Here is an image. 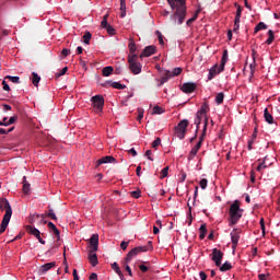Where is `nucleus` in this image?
Segmentation results:
<instances>
[{
	"label": "nucleus",
	"mask_w": 280,
	"mask_h": 280,
	"mask_svg": "<svg viewBox=\"0 0 280 280\" xmlns=\"http://www.w3.org/2000/svg\"><path fill=\"white\" fill-rule=\"evenodd\" d=\"M172 10H175L174 14L171 15V21L174 24L183 25L185 18L187 16V5L185 0H166Z\"/></svg>",
	"instance_id": "obj_1"
},
{
	"label": "nucleus",
	"mask_w": 280,
	"mask_h": 280,
	"mask_svg": "<svg viewBox=\"0 0 280 280\" xmlns=\"http://www.w3.org/2000/svg\"><path fill=\"white\" fill-rule=\"evenodd\" d=\"M209 104L205 103L200 110L197 112L196 118H195V124L197 125V130L200 128V124L203 122V130H207V126L209 124V117L207 114L209 113Z\"/></svg>",
	"instance_id": "obj_2"
},
{
	"label": "nucleus",
	"mask_w": 280,
	"mask_h": 280,
	"mask_svg": "<svg viewBox=\"0 0 280 280\" xmlns=\"http://www.w3.org/2000/svg\"><path fill=\"white\" fill-rule=\"evenodd\" d=\"M241 203L238 200H235L234 203L231 205L229 214H230V225H235L238 223L240 219L243 217L244 210L240 208Z\"/></svg>",
	"instance_id": "obj_3"
},
{
	"label": "nucleus",
	"mask_w": 280,
	"mask_h": 280,
	"mask_svg": "<svg viewBox=\"0 0 280 280\" xmlns=\"http://www.w3.org/2000/svg\"><path fill=\"white\" fill-rule=\"evenodd\" d=\"M128 60V67L129 70L133 75H139L141 73L142 65L139 62V55H128L127 57Z\"/></svg>",
	"instance_id": "obj_4"
},
{
	"label": "nucleus",
	"mask_w": 280,
	"mask_h": 280,
	"mask_svg": "<svg viewBox=\"0 0 280 280\" xmlns=\"http://www.w3.org/2000/svg\"><path fill=\"white\" fill-rule=\"evenodd\" d=\"M150 248L152 249V241H149V246L144 245L132 248L125 257V264H130L131 259H135L137 255H140V253H148Z\"/></svg>",
	"instance_id": "obj_5"
},
{
	"label": "nucleus",
	"mask_w": 280,
	"mask_h": 280,
	"mask_svg": "<svg viewBox=\"0 0 280 280\" xmlns=\"http://www.w3.org/2000/svg\"><path fill=\"white\" fill-rule=\"evenodd\" d=\"M189 126V120L183 119L175 127V135L178 139H185V135H187V127Z\"/></svg>",
	"instance_id": "obj_6"
},
{
	"label": "nucleus",
	"mask_w": 280,
	"mask_h": 280,
	"mask_svg": "<svg viewBox=\"0 0 280 280\" xmlns=\"http://www.w3.org/2000/svg\"><path fill=\"white\" fill-rule=\"evenodd\" d=\"M91 102L96 113H102V110H104V96L95 95L91 98Z\"/></svg>",
	"instance_id": "obj_7"
},
{
	"label": "nucleus",
	"mask_w": 280,
	"mask_h": 280,
	"mask_svg": "<svg viewBox=\"0 0 280 280\" xmlns=\"http://www.w3.org/2000/svg\"><path fill=\"white\" fill-rule=\"evenodd\" d=\"M0 210L5 211L4 217H12V206L5 198H0Z\"/></svg>",
	"instance_id": "obj_8"
},
{
	"label": "nucleus",
	"mask_w": 280,
	"mask_h": 280,
	"mask_svg": "<svg viewBox=\"0 0 280 280\" xmlns=\"http://www.w3.org/2000/svg\"><path fill=\"white\" fill-rule=\"evenodd\" d=\"M223 257H224V254L223 252H221V249H218V247H214L212 249V261L215 264L217 267L220 266Z\"/></svg>",
	"instance_id": "obj_9"
},
{
	"label": "nucleus",
	"mask_w": 280,
	"mask_h": 280,
	"mask_svg": "<svg viewBox=\"0 0 280 280\" xmlns=\"http://www.w3.org/2000/svg\"><path fill=\"white\" fill-rule=\"evenodd\" d=\"M26 233L34 235L38 240L39 244H45V240L40 236V231L32 225H26Z\"/></svg>",
	"instance_id": "obj_10"
},
{
	"label": "nucleus",
	"mask_w": 280,
	"mask_h": 280,
	"mask_svg": "<svg viewBox=\"0 0 280 280\" xmlns=\"http://www.w3.org/2000/svg\"><path fill=\"white\" fill-rule=\"evenodd\" d=\"M90 245L92 246L90 250L92 253H97V248L100 246V235L98 234H93L90 238Z\"/></svg>",
	"instance_id": "obj_11"
},
{
	"label": "nucleus",
	"mask_w": 280,
	"mask_h": 280,
	"mask_svg": "<svg viewBox=\"0 0 280 280\" xmlns=\"http://www.w3.org/2000/svg\"><path fill=\"white\" fill-rule=\"evenodd\" d=\"M156 54V46H147L143 51L140 54V58H150Z\"/></svg>",
	"instance_id": "obj_12"
},
{
	"label": "nucleus",
	"mask_w": 280,
	"mask_h": 280,
	"mask_svg": "<svg viewBox=\"0 0 280 280\" xmlns=\"http://www.w3.org/2000/svg\"><path fill=\"white\" fill-rule=\"evenodd\" d=\"M197 86L198 85H196V83L187 82L182 85V91H183V93H186V94L194 93V91H196Z\"/></svg>",
	"instance_id": "obj_13"
},
{
	"label": "nucleus",
	"mask_w": 280,
	"mask_h": 280,
	"mask_svg": "<svg viewBox=\"0 0 280 280\" xmlns=\"http://www.w3.org/2000/svg\"><path fill=\"white\" fill-rule=\"evenodd\" d=\"M117 160L113 155L103 156L96 161V166L104 165L106 163H116Z\"/></svg>",
	"instance_id": "obj_14"
},
{
	"label": "nucleus",
	"mask_w": 280,
	"mask_h": 280,
	"mask_svg": "<svg viewBox=\"0 0 280 280\" xmlns=\"http://www.w3.org/2000/svg\"><path fill=\"white\" fill-rule=\"evenodd\" d=\"M238 240H240V231L237 229H234L231 232V241H232V248L235 249L238 245Z\"/></svg>",
	"instance_id": "obj_15"
},
{
	"label": "nucleus",
	"mask_w": 280,
	"mask_h": 280,
	"mask_svg": "<svg viewBox=\"0 0 280 280\" xmlns=\"http://www.w3.org/2000/svg\"><path fill=\"white\" fill-rule=\"evenodd\" d=\"M48 229L57 237V242H60V230L56 228V224H54V222H48Z\"/></svg>",
	"instance_id": "obj_16"
},
{
	"label": "nucleus",
	"mask_w": 280,
	"mask_h": 280,
	"mask_svg": "<svg viewBox=\"0 0 280 280\" xmlns=\"http://www.w3.org/2000/svg\"><path fill=\"white\" fill-rule=\"evenodd\" d=\"M89 261L91 266H93V268H95V266L100 264V261L97 260V254H95V252H92V249L89 250Z\"/></svg>",
	"instance_id": "obj_17"
},
{
	"label": "nucleus",
	"mask_w": 280,
	"mask_h": 280,
	"mask_svg": "<svg viewBox=\"0 0 280 280\" xmlns=\"http://www.w3.org/2000/svg\"><path fill=\"white\" fill-rule=\"evenodd\" d=\"M12 219V217H5L3 215L1 225H0V235L5 233V229H8V224H10V220Z\"/></svg>",
	"instance_id": "obj_18"
},
{
	"label": "nucleus",
	"mask_w": 280,
	"mask_h": 280,
	"mask_svg": "<svg viewBox=\"0 0 280 280\" xmlns=\"http://www.w3.org/2000/svg\"><path fill=\"white\" fill-rule=\"evenodd\" d=\"M202 145V141H199L190 151L189 156H188V161H194V156H196V154H198V151L200 150Z\"/></svg>",
	"instance_id": "obj_19"
},
{
	"label": "nucleus",
	"mask_w": 280,
	"mask_h": 280,
	"mask_svg": "<svg viewBox=\"0 0 280 280\" xmlns=\"http://www.w3.org/2000/svg\"><path fill=\"white\" fill-rule=\"evenodd\" d=\"M183 73V68L178 67L173 69V71L166 70V75L168 78H176V75H180Z\"/></svg>",
	"instance_id": "obj_20"
},
{
	"label": "nucleus",
	"mask_w": 280,
	"mask_h": 280,
	"mask_svg": "<svg viewBox=\"0 0 280 280\" xmlns=\"http://www.w3.org/2000/svg\"><path fill=\"white\" fill-rule=\"evenodd\" d=\"M129 56H137V44L135 43V39H129Z\"/></svg>",
	"instance_id": "obj_21"
},
{
	"label": "nucleus",
	"mask_w": 280,
	"mask_h": 280,
	"mask_svg": "<svg viewBox=\"0 0 280 280\" xmlns=\"http://www.w3.org/2000/svg\"><path fill=\"white\" fill-rule=\"evenodd\" d=\"M217 267L221 272L230 271L233 268L232 264L229 261H225L223 265L222 262H220V266H217Z\"/></svg>",
	"instance_id": "obj_22"
},
{
	"label": "nucleus",
	"mask_w": 280,
	"mask_h": 280,
	"mask_svg": "<svg viewBox=\"0 0 280 280\" xmlns=\"http://www.w3.org/2000/svg\"><path fill=\"white\" fill-rule=\"evenodd\" d=\"M51 268H56V262H48L45 264L40 267V272H43V275H45V272H49V270H51Z\"/></svg>",
	"instance_id": "obj_23"
},
{
	"label": "nucleus",
	"mask_w": 280,
	"mask_h": 280,
	"mask_svg": "<svg viewBox=\"0 0 280 280\" xmlns=\"http://www.w3.org/2000/svg\"><path fill=\"white\" fill-rule=\"evenodd\" d=\"M207 237V223H203L199 228V240H205Z\"/></svg>",
	"instance_id": "obj_24"
},
{
	"label": "nucleus",
	"mask_w": 280,
	"mask_h": 280,
	"mask_svg": "<svg viewBox=\"0 0 280 280\" xmlns=\"http://www.w3.org/2000/svg\"><path fill=\"white\" fill-rule=\"evenodd\" d=\"M107 84H109V86H112L113 89H118L119 91H124V89H126V85L119 82L107 81Z\"/></svg>",
	"instance_id": "obj_25"
},
{
	"label": "nucleus",
	"mask_w": 280,
	"mask_h": 280,
	"mask_svg": "<svg viewBox=\"0 0 280 280\" xmlns=\"http://www.w3.org/2000/svg\"><path fill=\"white\" fill-rule=\"evenodd\" d=\"M112 268L120 277V279L124 280V272H121V269L119 268V264L117 262L112 264Z\"/></svg>",
	"instance_id": "obj_26"
},
{
	"label": "nucleus",
	"mask_w": 280,
	"mask_h": 280,
	"mask_svg": "<svg viewBox=\"0 0 280 280\" xmlns=\"http://www.w3.org/2000/svg\"><path fill=\"white\" fill-rule=\"evenodd\" d=\"M265 121H267L269 125L273 124V116L270 114L268 108H265Z\"/></svg>",
	"instance_id": "obj_27"
},
{
	"label": "nucleus",
	"mask_w": 280,
	"mask_h": 280,
	"mask_svg": "<svg viewBox=\"0 0 280 280\" xmlns=\"http://www.w3.org/2000/svg\"><path fill=\"white\" fill-rule=\"evenodd\" d=\"M32 84H34V86H38L39 82H40V75H38V73L33 72L32 73Z\"/></svg>",
	"instance_id": "obj_28"
},
{
	"label": "nucleus",
	"mask_w": 280,
	"mask_h": 280,
	"mask_svg": "<svg viewBox=\"0 0 280 280\" xmlns=\"http://www.w3.org/2000/svg\"><path fill=\"white\" fill-rule=\"evenodd\" d=\"M113 71H115V69L112 66H107V67L103 68L102 73H103L104 78H108V75H110L113 73Z\"/></svg>",
	"instance_id": "obj_29"
},
{
	"label": "nucleus",
	"mask_w": 280,
	"mask_h": 280,
	"mask_svg": "<svg viewBox=\"0 0 280 280\" xmlns=\"http://www.w3.org/2000/svg\"><path fill=\"white\" fill-rule=\"evenodd\" d=\"M228 59H229V57H228V51L225 50V51L223 52V56H222V59H221V63H220V69H219V71H223V70H224V66H225Z\"/></svg>",
	"instance_id": "obj_30"
},
{
	"label": "nucleus",
	"mask_w": 280,
	"mask_h": 280,
	"mask_svg": "<svg viewBox=\"0 0 280 280\" xmlns=\"http://www.w3.org/2000/svg\"><path fill=\"white\" fill-rule=\"evenodd\" d=\"M23 194H30V184L27 182V177H23V187H22Z\"/></svg>",
	"instance_id": "obj_31"
},
{
	"label": "nucleus",
	"mask_w": 280,
	"mask_h": 280,
	"mask_svg": "<svg viewBox=\"0 0 280 280\" xmlns=\"http://www.w3.org/2000/svg\"><path fill=\"white\" fill-rule=\"evenodd\" d=\"M224 101V93L223 92H220V93H217L215 97H214V103L217 105H221Z\"/></svg>",
	"instance_id": "obj_32"
},
{
	"label": "nucleus",
	"mask_w": 280,
	"mask_h": 280,
	"mask_svg": "<svg viewBox=\"0 0 280 280\" xmlns=\"http://www.w3.org/2000/svg\"><path fill=\"white\" fill-rule=\"evenodd\" d=\"M268 25L265 22H258V24L255 27V34H257L258 32L262 31V30H267Z\"/></svg>",
	"instance_id": "obj_33"
},
{
	"label": "nucleus",
	"mask_w": 280,
	"mask_h": 280,
	"mask_svg": "<svg viewBox=\"0 0 280 280\" xmlns=\"http://www.w3.org/2000/svg\"><path fill=\"white\" fill-rule=\"evenodd\" d=\"M222 71H220V65H214L211 68V79H213L215 75H218L219 73H221Z\"/></svg>",
	"instance_id": "obj_34"
},
{
	"label": "nucleus",
	"mask_w": 280,
	"mask_h": 280,
	"mask_svg": "<svg viewBox=\"0 0 280 280\" xmlns=\"http://www.w3.org/2000/svg\"><path fill=\"white\" fill-rule=\"evenodd\" d=\"M4 80H10V82H13V84H20L21 83V78L19 77H12V75H7Z\"/></svg>",
	"instance_id": "obj_35"
},
{
	"label": "nucleus",
	"mask_w": 280,
	"mask_h": 280,
	"mask_svg": "<svg viewBox=\"0 0 280 280\" xmlns=\"http://www.w3.org/2000/svg\"><path fill=\"white\" fill-rule=\"evenodd\" d=\"M120 16L124 19L126 16V0H120Z\"/></svg>",
	"instance_id": "obj_36"
},
{
	"label": "nucleus",
	"mask_w": 280,
	"mask_h": 280,
	"mask_svg": "<svg viewBox=\"0 0 280 280\" xmlns=\"http://www.w3.org/2000/svg\"><path fill=\"white\" fill-rule=\"evenodd\" d=\"M267 159H268V158L265 156V160H262V162H260V164H258V167H257L258 173H262V170H265V168L268 167V165L266 164V160H267Z\"/></svg>",
	"instance_id": "obj_37"
},
{
	"label": "nucleus",
	"mask_w": 280,
	"mask_h": 280,
	"mask_svg": "<svg viewBox=\"0 0 280 280\" xmlns=\"http://www.w3.org/2000/svg\"><path fill=\"white\" fill-rule=\"evenodd\" d=\"M92 34L91 32H86L84 35H83V42L85 43V45H89L91 43V38H92Z\"/></svg>",
	"instance_id": "obj_38"
},
{
	"label": "nucleus",
	"mask_w": 280,
	"mask_h": 280,
	"mask_svg": "<svg viewBox=\"0 0 280 280\" xmlns=\"http://www.w3.org/2000/svg\"><path fill=\"white\" fill-rule=\"evenodd\" d=\"M165 110L161 106H154L152 115H163Z\"/></svg>",
	"instance_id": "obj_39"
},
{
	"label": "nucleus",
	"mask_w": 280,
	"mask_h": 280,
	"mask_svg": "<svg viewBox=\"0 0 280 280\" xmlns=\"http://www.w3.org/2000/svg\"><path fill=\"white\" fill-rule=\"evenodd\" d=\"M110 24H108V14L104 15L102 22H101V27H103L104 30H106L107 26H109Z\"/></svg>",
	"instance_id": "obj_40"
},
{
	"label": "nucleus",
	"mask_w": 280,
	"mask_h": 280,
	"mask_svg": "<svg viewBox=\"0 0 280 280\" xmlns=\"http://www.w3.org/2000/svg\"><path fill=\"white\" fill-rule=\"evenodd\" d=\"M170 79H172V77L167 75L166 72H164V77L161 78L159 86H163V84H165V82H167Z\"/></svg>",
	"instance_id": "obj_41"
},
{
	"label": "nucleus",
	"mask_w": 280,
	"mask_h": 280,
	"mask_svg": "<svg viewBox=\"0 0 280 280\" xmlns=\"http://www.w3.org/2000/svg\"><path fill=\"white\" fill-rule=\"evenodd\" d=\"M46 218H50V220H58V217H56V213L54 212V209H49Z\"/></svg>",
	"instance_id": "obj_42"
},
{
	"label": "nucleus",
	"mask_w": 280,
	"mask_h": 280,
	"mask_svg": "<svg viewBox=\"0 0 280 280\" xmlns=\"http://www.w3.org/2000/svg\"><path fill=\"white\" fill-rule=\"evenodd\" d=\"M243 8L241 5H237V11L235 15L236 22H241V15H242Z\"/></svg>",
	"instance_id": "obj_43"
},
{
	"label": "nucleus",
	"mask_w": 280,
	"mask_h": 280,
	"mask_svg": "<svg viewBox=\"0 0 280 280\" xmlns=\"http://www.w3.org/2000/svg\"><path fill=\"white\" fill-rule=\"evenodd\" d=\"M269 38L267 39V45H271L272 43H273V40H275V33H273V31H269Z\"/></svg>",
	"instance_id": "obj_44"
},
{
	"label": "nucleus",
	"mask_w": 280,
	"mask_h": 280,
	"mask_svg": "<svg viewBox=\"0 0 280 280\" xmlns=\"http://www.w3.org/2000/svg\"><path fill=\"white\" fill-rule=\"evenodd\" d=\"M168 172H170V166L164 167V168L161 171V176H160V178H167Z\"/></svg>",
	"instance_id": "obj_45"
},
{
	"label": "nucleus",
	"mask_w": 280,
	"mask_h": 280,
	"mask_svg": "<svg viewBox=\"0 0 280 280\" xmlns=\"http://www.w3.org/2000/svg\"><path fill=\"white\" fill-rule=\"evenodd\" d=\"M249 68H250V74H252V77H254L255 71H256V58L255 57H254V61H253V63H250Z\"/></svg>",
	"instance_id": "obj_46"
},
{
	"label": "nucleus",
	"mask_w": 280,
	"mask_h": 280,
	"mask_svg": "<svg viewBox=\"0 0 280 280\" xmlns=\"http://www.w3.org/2000/svg\"><path fill=\"white\" fill-rule=\"evenodd\" d=\"M155 34L158 36V40H159L160 45H165V42H163V34H161L160 31H156Z\"/></svg>",
	"instance_id": "obj_47"
},
{
	"label": "nucleus",
	"mask_w": 280,
	"mask_h": 280,
	"mask_svg": "<svg viewBox=\"0 0 280 280\" xmlns=\"http://www.w3.org/2000/svg\"><path fill=\"white\" fill-rule=\"evenodd\" d=\"M196 19H198V14H195L192 18H190V19L186 22V25H188V27H191V25L194 24V22L196 21Z\"/></svg>",
	"instance_id": "obj_48"
},
{
	"label": "nucleus",
	"mask_w": 280,
	"mask_h": 280,
	"mask_svg": "<svg viewBox=\"0 0 280 280\" xmlns=\"http://www.w3.org/2000/svg\"><path fill=\"white\" fill-rule=\"evenodd\" d=\"M105 30L109 36H115V28L112 25L105 27Z\"/></svg>",
	"instance_id": "obj_49"
},
{
	"label": "nucleus",
	"mask_w": 280,
	"mask_h": 280,
	"mask_svg": "<svg viewBox=\"0 0 280 280\" xmlns=\"http://www.w3.org/2000/svg\"><path fill=\"white\" fill-rule=\"evenodd\" d=\"M69 71V68L65 67L62 70H60L58 73H56V78H61V75H65Z\"/></svg>",
	"instance_id": "obj_50"
},
{
	"label": "nucleus",
	"mask_w": 280,
	"mask_h": 280,
	"mask_svg": "<svg viewBox=\"0 0 280 280\" xmlns=\"http://www.w3.org/2000/svg\"><path fill=\"white\" fill-rule=\"evenodd\" d=\"M161 145V138H156L153 142H152V148L156 149Z\"/></svg>",
	"instance_id": "obj_51"
},
{
	"label": "nucleus",
	"mask_w": 280,
	"mask_h": 280,
	"mask_svg": "<svg viewBox=\"0 0 280 280\" xmlns=\"http://www.w3.org/2000/svg\"><path fill=\"white\" fill-rule=\"evenodd\" d=\"M208 183H209V182H208L206 178L201 179V180L199 182V185H200L201 189H207Z\"/></svg>",
	"instance_id": "obj_52"
},
{
	"label": "nucleus",
	"mask_w": 280,
	"mask_h": 280,
	"mask_svg": "<svg viewBox=\"0 0 280 280\" xmlns=\"http://www.w3.org/2000/svg\"><path fill=\"white\" fill-rule=\"evenodd\" d=\"M12 130H14V127L9 128L8 130L0 128V135H8L9 132H12Z\"/></svg>",
	"instance_id": "obj_53"
},
{
	"label": "nucleus",
	"mask_w": 280,
	"mask_h": 280,
	"mask_svg": "<svg viewBox=\"0 0 280 280\" xmlns=\"http://www.w3.org/2000/svg\"><path fill=\"white\" fill-rule=\"evenodd\" d=\"M130 244V241H122L121 243H120V248H121V250H126L127 248H128V245Z\"/></svg>",
	"instance_id": "obj_54"
},
{
	"label": "nucleus",
	"mask_w": 280,
	"mask_h": 280,
	"mask_svg": "<svg viewBox=\"0 0 280 280\" xmlns=\"http://www.w3.org/2000/svg\"><path fill=\"white\" fill-rule=\"evenodd\" d=\"M143 113H144L143 108H138V117H137L138 121H141V119H143Z\"/></svg>",
	"instance_id": "obj_55"
},
{
	"label": "nucleus",
	"mask_w": 280,
	"mask_h": 280,
	"mask_svg": "<svg viewBox=\"0 0 280 280\" xmlns=\"http://www.w3.org/2000/svg\"><path fill=\"white\" fill-rule=\"evenodd\" d=\"M132 198H141V190H133L131 191Z\"/></svg>",
	"instance_id": "obj_56"
},
{
	"label": "nucleus",
	"mask_w": 280,
	"mask_h": 280,
	"mask_svg": "<svg viewBox=\"0 0 280 280\" xmlns=\"http://www.w3.org/2000/svg\"><path fill=\"white\" fill-rule=\"evenodd\" d=\"M260 230H262V234L266 233V224L264 218H260Z\"/></svg>",
	"instance_id": "obj_57"
},
{
	"label": "nucleus",
	"mask_w": 280,
	"mask_h": 280,
	"mask_svg": "<svg viewBox=\"0 0 280 280\" xmlns=\"http://www.w3.org/2000/svg\"><path fill=\"white\" fill-rule=\"evenodd\" d=\"M61 54H62V56H63L65 58H67V56H69V54H71V50H69V49H67V48H63V49L61 50Z\"/></svg>",
	"instance_id": "obj_58"
},
{
	"label": "nucleus",
	"mask_w": 280,
	"mask_h": 280,
	"mask_svg": "<svg viewBox=\"0 0 280 280\" xmlns=\"http://www.w3.org/2000/svg\"><path fill=\"white\" fill-rule=\"evenodd\" d=\"M139 269L141 270V272H148L149 268L145 265H139Z\"/></svg>",
	"instance_id": "obj_59"
},
{
	"label": "nucleus",
	"mask_w": 280,
	"mask_h": 280,
	"mask_svg": "<svg viewBox=\"0 0 280 280\" xmlns=\"http://www.w3.org/2000/svg\"><path fill=\"white\" fill-rule=\"evenodd\" d=\"M16 119H18L16 116L10 117V119L8 120L9 126H12V124H14Z\"/></svg>",
	"instance_id": "obj_60"
},
{
	"label": "nucleus",
	"mask_w": 280,
	"mask_h": 280,
	"mask_svg": "<svg viewBox=\"0 0 280 280\" xmlns=\"http://www.w3.org/2000/svg\"><path fill=\"white\" fill-rule=\"evenodd\" d=\"M0 126H10L8 124V117H4L2 120H0Z\"/></svg>",
	"instance_id": "obj_61"
},
{
	"label": "nucleus",
	"mask_w": 280,
	"mask_h": 280,
	"mask_svg": "<svg viewBox=\"0 0 280 280\" xmlns=\"http://www.w3.org/2000/svg\"><path fill=\"white\" fill-rule=\"evenodd\" d=\"M2 86H3V91H10V85L8 84V82L2 81Z\"/></svg>",
	"instance_id": "obj_62"
},
{
	"label": "nucleus",
	"mask_w": 280,
	"mask_h": 280,
	"mask_svg": "<svg viewBox=\"0 0 280 280\" xmlns=\"http://www.w3.org/2000/svg\"><path fill=\"white\" fill-rule=\"evenodd\" d=\"M199 277L201 280H207V273L205 271H200Z\"/></svg>",
	"instance_id": "obj_63"
},
{
	"label": "nucleus",
	"mask_w": 280,
	"mask_h": 280,
	"mask_svg": "<svg viewBox=\"0 0 280 280\" xmlns=\"http://www.w3.org/2000/svg\"><path fill=\"white\" fill-rule=\"evenodd\" d=\"M90 280H97V273L93 272V273L90 276Z\"/></svg>",
	"instance_id": "obj_64"
}]
</instances>
